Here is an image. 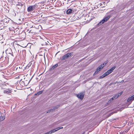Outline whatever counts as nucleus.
Returning <instances> with one entry per match:
<instances>
[{
    "instance_id": "22",
    "label": "nucleus",
    "mask_w": 134,
    "mask_h": 134,
    "mask_svg": "<svg viewBox=\"0 0 134 134\" xmlns=\"http://www.w3.org/2000/svg\"><path fill=\"white\" fill-rule=\"evenodd\" d=\"M84 134V133H83L82 134Z\"/></svg>"
},
{
    "instance_id": "8",
    "label": "nucleus",
    "mask_w": 134,
    "mask_h": 134,
    "mask_svg": "<svg viewBox=\"0 0 134 134\" xmlns=\"http://www.w3.org/2000/svg\"><path fill=\"white\" fill-rule=\"evenodd\" d=\"M122 94V92H121L119 93L118 94H117L115 95L113 97V98L114 99H115L116 98H117L119 96H120Z\"/></svg>"
},
{
    "instance_id": "5",
    "label": "nucleus",
    "mask_w": 134,
    "mask_h": 134,
    "mask_svg": "<svg viewBox=\"0 0 134 134\" xmlns=\"http://www.w3.org/2000/svg\"><path fill=\"white\" fill-rule=\"evenodd\" d=\"M84 93L82 92L77 94V97L80 99H82L84 97Z\"/></svg>"
},
{
    "instance_id": "2",
    "label": "nucleus",
    "mask_w": 134,
    "mask_h": 134,
    "mask_svg": "<svg viewBox=\"0 0 134 134\" xmlns=\"http://www.w3.org/2000/svg\"><path fill=\"white\" fill-rule=\"evenodd\" d=\"M110 18V16H108L105 17L101 21H100L98 24L99 25H101L102 24L104 23L105 22L107 21Z\"/></svg>"
},
{
    "instance_id": "3",
    "label": "nucleus",
    "mask_w": 134,
    "mask_h": 134,
    "mask_svg": "<svg viewBox=\"0 0 134 134\" xmlns=\"http://www.w3.org/2000/svg\"><path fill=\"white\" fill-rule=\"evenodd\" d=\"M72 53H68L65 55H64L62 57L61 60H64L68 58L69 57H70L71 55H72Z\"/></svg>"
},
{
    "instance_id": "1",
    "label": "nucleus",
    "mask_w": 134,
    "mask_h": 134,
    "mask_svg": "<svg viewBox=\"0 0 134 134\" xmlns=\"http://www.w3.org/2000/svg\"><path fill=\"white\" fill-rule=\"evenodd\" d=\"M106 63L105 64L104 63L103 64H101L99 66L97 69L96 71H95L94 74V75H96L100 70L102 69L105 65Z\"/></svg>"
},
{
    "instance_id": "9",
    "label": "nucleus",
    "mask_w": 134,
    "mask_h": 134,
    "mask_svg": "<svg viewBox=\"0 0 134 134\" xmlns=\"http://www.w3.org/2000/svg\"><path fill=\"white\" fill-rule=\"evenodd\" d=\"M11 92L12 90L9 89H7L4 91V93H7V94L11 93Z\"/></svg>"
},
{
    "instance_id": "6",
    "label": "nucleus",
    "mask_w": 134,
    "mask_h": 134,
    "mask_svg": "<svg viewBox=\"0 0 134 134\" xmlns=\"http://www.w3.org/2000/svg\"><path fill=\"white\" fill-rule=\"evenodd\" d=\"M115 66H113L110 69L108 70L106 72H105L106 74L107 75V76L112 72L115 69Z\"/></svg>"
},
{
    "instance_id": "15",
    "label": "nucleus",
    "mask_w": 134,
    "mask_h": 134,
    "mask_svg": "<svg viewBox=\"0 0 134 134\" xmlns=\"http://www.w3.org/2000/svg\"><path fill=\"white\" fill-rule=\"evenodd\" d=\"M107 76V75L105 73L103 75H102V76H101L100 77V79L103 78L104 77H105V76Z\"/></svg>"
},
{
    "instance_id": "7",
    "label": "nucleus",
    "mask_w": 134,
    "mask_h": 134,
    "mask_svg": "<svg viewBox=\"0 0 134 134\" xmlns=\"http://www.w3.org/2000/svg\"><path fill=\"white\" fill-rule=\"evenodd\" d=\"M32 27H31L29 29L27 30V32L29 33H35V31L34 29H32L31 28Z\"/></svg>"
},
{
    "instance_id": "19",
    "label": "nucleus",
    "mask_w": 134,
    "mask_h": 134,
    "mask_svg": "<svg viewBox=\"0 0 134 134\" xmlns=\"http://www.w3.org/2000/svg\"><path fill=\"white\" fill-rule=\"evenodd\" d=\"M53 111V109H50L49 110H48L47 111V113H49Z\"/></svg>"
},
{
    "instance_id": "11",
    "label": "nucleus",
    "mask_w": 134,
    "mask_h": 134,
    "mask_svg": "<svg viewBox=\"0 0 134 134\" xmlns=\"http://www.w3.org/2000/svg\"><path fill=\"white\" fill-rule=\"evenodd\" d=\"M2 115V114L0 116V121L3 120L5 118V116L3 115Z\"/></svg>"
},
{
    "instance_id": "17",
    "label": "nucleus",
    "mask_w": 134,
    "mask_h": 134,
    "mask_svg": "<svg viewBox=\"0 0 134 134\" xmlns=\"http://www.w3.org/2000/svg\"><path fill=\"white\" fill-rule=\"evenodd\" d=\"M59 106L58 105H57L54 107L52 109H53V111L54 110H55L58 108L59 107Z\"/></svg>"
},
{
    "instance_id": "13",
    "label": "nucleus",
    "mask_w": 134,
    "mask_h": 134,
    "mask_svg": "<svg viewBox=\"0 0 134 134\" xmlns=\"http://www.w3.org/2000/svg\"><path fill=\"white\" fill-rule=\"evenodd\" d=\"M72 10L71 9H69L66 11L67 14H69L72 13Z\"/></svg>"
},
{
    "instance_id": "10",
    "label": "nucleus",
    "mask_w": 134,
    "mask_h": 134,
    "mask_svg": "<svg viewBox=\"0 0 134 134\" xmlns=\"http://www.w3.org/2000/svg\"><path fill=\"white\" fill-rule=\"evenodd\" d=\"M134 100V95L129 97L127 100V101L128 102H130V101L133 100Z\"/></svg>"
},
{
    "instance_id": "4",
    "label": "nucleus",
    "mask_w": 134,
    "mask_h": 134,
    "mask_svg": "<svg viewBox=\"0 0 134 134\" xmlns=\"http://www.w3.org/2000/svg\"><path fill=\"white\" fill-rule=\"evenodd\" d=\"M35 5L30 6H29L27 9L28 12H31L34 10L35 9Z\"/></svg>"
},
{
    "instance_id": "12",
    "label": "nucleus",
    "mask_w": 134,
    "mask_h": 134,
    "mask_svg": "<svg viewBox=\"0 0 134 134\" xmlns=\"http://www.w3.org/2000/svg\"><path fill=\"white\" fill-rule=\"evenodd\" d=\"M56 129H54L48 132L49 134H51L57 131Z\"/></svg>"
},
{
    "instance_id": "20",
    "label": "nucleus",
    "mask_w": 134,
    "mask_h": 134,
    "mask_svg": "<svg viewBox=\"0 0 134 134\" xmlns=\"http://www.w3.org/2000/svg\"><path fill=\"white\" fill-rule=\"evenodd\" d=\"M43 92V91H40L38 92L37 93V94H38V95H39V94H41Z\"/></svg>"
},
{
    "instance_id": "18",
    "label": "nucleus",
    "mask_w": 134,
    "mask_h": 134,
    "mask_svg": "<svg viewBox=\"0 0 134 134\" xmlns=\"http://www.w3.org/2000/svg\"><path fill=\"white\" fill-rule=\"evenodd\" d=\"M114 99L113 98V97H112V98H111L108 101V103H109L110 102H112L113 100Z\"/></svg>"
},
{
    "instance_id": "14",
    "label": "nucleus",
    "mask_w": 134,
    "mask_h": 134,
    "mask_svg": "<svg viewBox=\"0 0 134 134\" xmlns=\"http://www.w3.org/2000/svg\"><path fill=\"white\" fill-rule=\"evenodd\" d=\"M58 66V64H56L55 65H53L51 68V70H53L54 68H56L57 66Z\"/></svg>"
},
{
    "instance_id": "21",
    "label": "nucleus",
    "mask_w": 134,
    "mask_h": 134,
    "mask_svg": "<svg viewBox=\"0 0 134 134\" xmlns=\"http://www.w3.org/2000/svg\"><path fill=\"white\" fill-rule=\"evenodd\" d=\"M18 5H20L22 6L23 5V4H21V3H19L18 4H17Z\"/></svg>"
},
{
    "instance_id": "16",
    "label": "nucleus",
    "mask_w": 134,
    "mask_h": 134,
    "mask_svg": "<svg viewBox=\"0 0 134 134\" xmlns=\"http://www.w3.org/2000/svg\"><path fill=\"white\" fill-rule=\"evenodd\" d=\"M63 127H57L56 128V129L57 130V131L58 130H59L60 129H63Z\"/></svg>"
}]
</instances>
